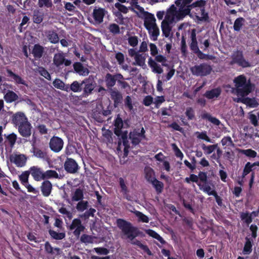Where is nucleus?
Segmentation results:
<instances>
[{
  "mask_svg": "<svg viewBox=\"0 0 259 259\" xmlns=\"http://www.w3.org/2000/svg\"><path fill=\"white\" fill-rule=\"evenodd\" d=\"M116 224L121 230L122 239H126L131 244L137 246L148 255H152L147 245L143 244L140 241L136 239V238L141 234V231L137 227L134 226L131 222L122 219H118L116 220Z\"/></svg>",
  "mask_w": 259,
  "mask_h": 259,
  "instance_id": "f257e3e1",
  "label": "nucleus"
},
{
  "mask_svg": "<svg viewBox=\"0 0 259 259\" xmlns=\"http://www.w3.org/2000/svg\"><path fill=\"white\" fill-rule=\"evenodd\" d=\"M110 94L111 98L113 100L114 105L115 107H117L122 101V94L117 90H110Z\"/></svg>",
  "mask_w": 259,
  "mask_h": 259,
  "instance_id": "aec40b11",
  "label": "nucleus"
},
{
  "mask_svg": "<svg viewBox=\"0 0 259 259\" xmlns=\"http://www.w3.org/2000/svg\"><path fill=\"white\" fill-rule=\"evenodd\" d=\"M48 232L51 238L55 240H62L64 239L66 236L65 233L64 232H57L56 231L52 229L49 230Z\"/></svg>",
  "mask_w": 259,
  "mask_h": 259,
  "instance_id": "c9c22d12",
  "label": "nucleus"
},
{
  "mask_svg": "<svg viewBox=\"0 0 259 259\" xmlns=\"http://www.w3.org/2000/svg\"><path fill=\"white\" fill-rule=\"evenodd\" d=\"M148 64L152 68L153 72L158 74H161L163 72V69L161 67L160 65L158 64L155 61L153 60L151 57L148 59Z\"/></svg>",
  "mask_w": 259,
  "mask_h": 259,
  "instance_id": "cd10ccee",
  "label": "nucleus"
},
{
  "mask_svg": "<svg viewBox=\"0 0 259 259\" xmlns=\"http://www.w3.org/2000/svg\"><path fill=\"white\" fill-rule=\"evenodd\" d=\"M44 13L40 10H35L33 12V21L34 23L40 24L43 20Z\"/></svg>",
  "mask_w": 259,
  "mask_h": 259,
  "instance_id": "c85d7f7f",
  "label": "nucleus"
},
{
  "mask_svg": "<svg viewBox=\"0 0 259 259\" xmlns=\"http://www.w3.org/2000/svg\"><path fill=\"white\" fill-rule=\"evenodd\" d=\"M241 220L246 224L247 225H249L253 220V218L250 216L249 212L246 211L245 212H242L240 213Z\"/></svg>",
  "mask_w": 259,
  "mask_h": 259,
  "instance_id": "37998d69",
  "label": "nucleus"
},
{
  "mask_svg": "<svg viewBox=\"0 0 259 259\" xmlns=\"http://www.w3.org/2000/svg\"><path fill=\"white\" fill-rule=\"evenodd\" d=\"M201 11V16L199 17L197 16L196 18L197 20L201 21H207L209 19L208 14L207 12H205V8H202L200 9Z\"/></svg>",
  "mask_w": 259,
  "mask_h": 259,
  "instance_id": "052dcab7",
  "label": "nucleus"
},
{
  "mask_svg": "<svg viewBox=\"0 0 259 259\" xmlns=\"http://www.w3.org/2000/svg\"><path fill=\"white\" fill-rule=\"evenodd\" d=\"M151 184L153 185V186L155 189V190L157 194L161 193L164 188V184L162 182H160L157 179L154 180L153 182H152Z\"/></svg>",
  "mask_w": 259,
  "mask_h": 259,
  "instance_id": "de8ad7c7",
  "label": "nucleus"
},
{
  "mask_svg": "<svg viewBox=\"0 0 259 259\" xmlns=\"http://www.w3.org/2000/svg\"><path fill=\"white\" fill-rule=\"evenodd\" d=\"M127 131H123V133L120 135V138H119L118 141V145H120L121 143L122 142L123 146L126 149H129L130 147L127 138Z\"/></svg>",
  "mask_w": 259,
  "mask_h": 259,
  "instance_id": "f704fd0d",
  "label": "nucleus"
},
{
  "mask_svg": "<svg viewBox=\"0 0 259 259\" xmlns=\"http://www.w3.org/2000/svg\"><path fill=\"white\" fill-rule=\"evenodd\" d=\"M17 135L13 133L8 135L6 137V141H7L11 147H13L17 140Z\"/></svg>",
  "mask_w": 259,
  "mask_h": 259,
  "instance_id": "603ef678",
  "label": "nucleus"
},
{
  "mask_svg": "<svg viewBox=\"0 0 259 259\" xmlns=\"http://www.w3.org/2000/svg\"><path fill=\"white\" fill-rule=\"evenodd\" d=\"M64 62H65V57L63 53L55 54L53 58V62L57 67H59L63 64Z\"/></svg>",
  "mask_w": 259,
  "mask_h": 259,
  "instance_id": "473e14b6",
  "label": "nucleus"
},
{
  "mask_svg": "<svg viewBox=\"0 0 259 259\" xmlns=\"http://www.w3.org/2000/svg\"><path fill=\"white\" fill-rule=\"evenodd\" d=\"M207 183L206 184L201 183V184H198V187L200 190L206 193L208 195L213 196L214 194H215L217 191L215 190H211L210 186L207 185Z\"/></svg>",
  "mask_w": 259,
  "mask_h": 259,
  "instance_id": "72a5a7b5",
  "label": "nucleus"
},
{
  "mask_svg": "<svg viewBox=\"0 0 259 259\" xmlns=\"http://www.w3.org/2000/svg\"><path fill=\"white\" fill-rule=\"evenodd\" d=\"M169 23H164L162 22L161 23V29L163 34L165 37H168L171 31V28L169 26Z\"/></svg>",
  "mask_w": 259,
  "mask_h": 259,
  "instance_id": "864d4df0",
  "label": "nucleus"
},
{
  "mask_svg": "<svg viewBox=\"0 0 259 259\" xmlns=\"http://www.w3.org/2000/svg\"><path fill=\"white\" fill-rule=\"evenodd\" d=\"M202 119H206L210 122L216 125H219L221 123L220 121L214 117H212L210 114L208 113H204L201 115Z\"/></svg>",
  "mask_w": 259,
  "mask_h": 259,
  "instance_id": "79ce46f5",
  "label": "nucleus"
},
{
  "mask_svg": "<svg viewBox=\"0 0 259 259\" xmlns=\"http://www.w3.org/2000/svg\"><path fill=\"white\" fill-rule=\"evenodd\" d=\"M118 79H123V75L120 73L112 74L110 73H107L106 74L104 80L106 86L109 91L113 90L112 88L115 85Z\"/></svg>",
  "mask_w": 259,
  "mask_h": 259,
  "instance_id": "0eeeda50",
  "label": "nucleus"
},
{
  "mask_svg": "<svg viewBox=\"0 0 259 259\" xmlns=\"http://www.w3.org/2000/svg\"><path fill=\"white\" fill-rule=\"evenodd\" d=\"M38 5L40 8L45 7L50 8L52 7L53 4L52 0H38Z\"/></svg>",
  "mask_w": 259,
  "mask_h": 259,
  "instance_id": "bf43d9fd",
  "label": "nucleus"
},
{
  "mask_svg": "<svg viewBox=\"0 0 259 259\" xmlns=\"http://www.w3.org/2000/svg\"><path fill=\"white\" fill-rule=\"evenodd\" d=\"M69 229L71 231L74 230L73 232L74 235L76 237H79L81 232L84 230L85 227L82 224L81 220L76 218L72 220L69 227Z\"/></svg>",
  "mask_w": 259,
  "mask_h": 259,
  "instance_id": "6e6552de",
  "label": "nucleus"
},
{
  "mask_svg": "<svg viewBox=\"0 0 259 259\" xmlns=\"http://www.w3.org/2000/svg\"><path fill=\"white\" fill-rule=\"evenodd\" d=\"M73 66L75 71L79 74L81 75H85L88 74V69L86 68H84L81 63L75 62L73 64Z\"/></svg>",
  "mask_w": 259,
  "mask_h": 259,
  "instance_id": "a878e982",
  "label": "nucleus"
},
{
  "mask_svg": "<svg viewBox=\"0 0 259 259\" xmlns=\"http://www.w3.org/2000/svg\"><path fill=\"white\" fill-rule=\"evenodd\" d=\"M245 20L243 17L237 18L234 23L233 29L235 31H239L244 25Z\"/></svg>",
  "mask_w": 259,
  "mask_h": 259,
  "instance_id": "ea45409f",
  "label": "nucleus"
},
{
  "mask_svg": "<svg viewBox=\"0 0 259 259\" xmlns=\"http://www.w3.org/2000/svg\"><path fill=\"white\" fill-rule=\"evenodd\" d=\"M69 89L74 93L80 92L82 90V82L79 83L77 81H74Z\"/></svg>",
  "mask_w": 259,
  "mask_h": 259,
  "instance_id": "c03bdc74",
  "label": "nucleus"
},
{
  "mask_svg": "<svg viewBox=\"0 0 259 259\" xmlns=\"http://www.w3.org/2000/svg\"><path fill=\"white\" fill-rule=\"evenodd\" d=\"M114 125L115 126L114 133L115 135L119 137L120 135L123 132L122 131V128L123 126V121L119 114L117 115L114 121Z\"/></svg>",
  "mask_w": 259,
  "mask_h": 259,
  "instance_id": "a211bd4d",
  "label": "nucleus"
},
{
  "mask_svg": "<svg viewBox=\"0 0 259 259\" xmlns=\"http://www.w3.org/2000/svg\"><path fill=\"white\" fill-rule=\"evenodd\" d=\"M211 66L205 63L196 65L190 68V70L194 75L206 76L210 74L212 71Z\"/></svg>",
  "mask_w": 259,
  "mask_h": 259,
  "instance_id": "20e7f679",
  "label": "nucleus"
},
{
  "mask_svg": "<svg viewBox=\"0 0 259 259\" xmlns=\"http://www.w3.org/2000/svg\"><path fill=\"white\" fill-rule=\"evenodd\" d=\"M44 53V48L39 44L34 45L32 50V54L36 60H39L43 56Z\"/></svg>",
  "mask_w": 259,
  "mask_h": 259,
  "instance_id": "4be33fe9",
  "label": "nucleus"
},
{
  "mask_svg": "<svg viewBox=\"0 0 259 259\" xmlns=\"http://www.w3.org/2000/svg\"><path fill=\"white\" fill-rule=\"evenodd\" d=\"M53 84L54 86V87L58 89L65 91L67 92L68 91V85H66L64 82H63L60 79H55L53 82Z\"/></svg>",
  "mask_w": 259,
  "mask_h": 259,
  "instance_id": "e433bc0d",
  "label": "nucleus"
},
{
  "mask_svg": "<svg viewBox=\"0 0 259 259\" xmlns=\"http://www.w3.org/2000/svg\"><path fill=\"white\" fill-rule=\"evenodd\" d=\"M145 57L142 54H139L135 57V62L133 63L134 65H138L143 67L145 66Z\"/></svg>",
  "mask_w": 259,
  "mask_h": 259,
  "instance_id": "49530a36",
  "label": "nucleus"
},
{
  "mask_svg": "<svg viewBox=\"0 0 259 259\" xmlns=\"http://www.w3.org/2000/svg\"><path fill=\"white\" fill-rule=\"evenodd\" d=\"M206 5V1L204 0H198L189 5L187 8L182 11L184 13V16H187L190 14L191 10L195 8L199 7L200 9L204 8Z\"/></svg>",
  "mask_w": 259,
  "mask_h": 259,
  "instance_id": "6ab92c4d",
  "label": "nucleus"
},
{
  "mask_svg": "<svg viewBox=\"0 0 259 259\" xmlns=\"http://www.w3.org/2000/svg\"><path fill=\"white\" fill-rule=\"evenodd\" d=\"M239 153L244 154L245 156L250 158H254L257 155V153L251 149H239Z\"/></svg>",
  "mask_w": 259,
  "mask_h": 259,
  "instance_id": "a18cd8bd",
  "label": "nucleus"
},
{
  "mask_svg": "<svg viewBox=\"0 0 259 259\" xmlns=\"http://www.w3.org/2000/svg\"><path fill=\"white\" fill-rule=\"evenodd\" d=\"M58 178H59V174L56 170L49 169L44 171L43 180L44 181Z\"/></svg>",
  "mask_w": 259,
  "mask_h": 259,
  "instance_id": "c756f323",
  "label": "nucleus"
},
{
  "mask_svg": "<svg viewBox=\"0 0 259 259\" xmlns=\"http://www.w3.org/2000/svg\"><path fill=\"white\" fill-rule=\"evenodd\" d=\"M135 214L137 217L138 218V220L140 222H142L143 223H148L149 221V219L148 217L143 213L142 212L136 210L135 212Z\"/></svg>",
  "mask_w": 259,
  "mask_h": 259,
  "instance_id": "6e6d98bb",
  "label": "nucleus"
},
{
  "mask_svg": "<svg viewBox=\"0 0 259 259\" xmlns=\"http://www.w3.org/2000/svg\"><path fill=\"white\" fill-rule=\"evenodd\" d=\"M95 252L100 255H107L109 253V250L105 247H96L94 248Z\"/></svg>",
  "mask_w": 259,
  "mask_h": 259,
  "instance_id": "338daca9",
  "label": "nucleus"
},
{
  "mask_svg": "<svg viewBox=\"0 0 259 259\" xmlns=\"http://www.w3.org/2000/svg\"><path fill=\"white\" fill-rule=\"evenodd\" d=\"M64 168L68 173L75 174L78 171L79 166L74 159L67 157L64 163Z\"/></svg>",
  "mask_w": 259,
  "mask_h": 259,
  "instance_id": "9d476101",
  "label": "nucleus"
},
{
  "mask_svg": "<svg viewBox=\"0 0 259 259\" xmlns=\"http://www.w3.org/2000/svg\"><path fill=\"white\" fill-rule=\"evenodd\" d=\"M146 233L149 236L157 239L161 243L163 244L165 243V241L163 238L160 236L157 232L152 229H148L146 230Z\"/></svg>",
  "mask_w": 259,
  "mask_h": 259,
  "instance_id": "a19ab883",
  "label": "nucleus"
},
{
  "mask_svg": "<svg viewBox=\"0 0 259 259\" xmlns=\"http://www.w3.org/2000/svg\"><path fill=\"white\" fill-rule=\"evenodd\" d=\"M49 146L52 151L59 153L63 148L64 141L62 138L54 136L50 139Z\"/></svg>",
  "mask_w": 259,
  "mask_h": 259,
  "instance_id": "423d86ee",
  "label": "nucleus"
},
{
  "mask_svg": "<svg viewBox=\"0 0 259 259\" xmlns=\"http://www.w3.org/2000/svg\"><path fill=\"white\" fill-rule=\"evenodd\" d=\"M18 98V96L14 92L11 90H8L4 96V99L7 103H11L15 102Z\"/></svg>",
  "mask_w": 259,
  "mask_h": 259,
  "instance_id": "b1692460",
  "label": "nucleus"
},
{
  "mask_svg": "<svg viewBox=\"0 0 259 259\" xmlns=\"http://www.w3.org/2000/svg\"><path fill=\"white\" fill-rule=\"evenodd\" d=\"M29 171L35 181L38 182L43 180L44 171L41 167L38 166H32L29 168Z\"/></svg>",
  "mask_w": 259,
  "mask_h": 259,
  "instance_id": "2eb2a0df",
  "label": "nucleus"
},
{
  "mask_svg": "<svg viewBox=\"0 0 259 259\" xmlns=\"http://www.w3.org/2000/svg\"><path fill=\"white\" fill-rule=\"evenodd\" d=\"M8 76L11 77L17 84L26 85L25 81L19 75L14 73L11 70L7 69Z\"/></svg>",
  "mask_w": 259,
  "mask_h": 259,
  "instance_id": "bb28decb",
  "label": "nucleus"
},
{
  "mask_svg": "<svg viewBox=\"0 0 259 259\" xmlns=\"http://www.w3.org/2000/svg\"><path fill=\"white\" fill-rule=\"evenodd\" d=\"M88 206V202L87 201L80 200L77 204L76 208L78 211H83L87 209Z\"/></svg>",
  "mask_w": 259,
  "mask_h": 259,
  "instance_id": "4d7b16f0",
  "label": "nucleus"
},
{
  "mask_svg": "<svg viewBox=\"0 0 259 259\" xmlns=\"http://www.w3.org/2000/svg\"><path fill=\"white\" fill-rule=\"evenodd\" d=\"M254 166L253 165V164L249 162H247L244 167L242 175V178L243 179L245 178L246 176H247L248 174H249L251 171H252V167Z\"/></svg>",
  "mask_w": 259,
  "mask_h": 259,
  "instance_id": "5fc2aeb1",
  "label": "nucleus"
},
{
  "mask_svg": "<svg viewBox=\"0 0 259 259\" xmlns=\"http://www.w3.org/2000/svg\"><path fill=\"white\" fill-rule=\"evenodd\" d=\"M10 160L17 167H21L25 165L27 157L25 155L22 154H14L10 156Z\"/></svg>",
  "mask_w": 259,
  "mask_h": 259,
  "instance_id": "ddd939ff",
  "label": "nucleus"
},
{
  "mask_svg": "<svg viewBox=\"0 0 259 259\" xmlns=\"http://www.w3.org/2000/svg\"><path fill=\"white\" fill-rule=\"evenodd\" d=\"M76 150L75 145L72 143L69 142L66 147L65 153L67 155H70L76 152Z\"/></svg>",
  "mask_w": 259,
  "mask_h": 259,
  "instance_id": "3c124183",
  "label": "nucleus"
},
{
  "mask_svg": "<svg viewBox=\"0 0 259 259\" xmlns=\"http://www.w3.org/2000/svg\"><path fill=\"white\" fill-rule=\"evenodd\" d=\"M221 94V89L217 88L211 89V90L206 91L203 96L208 99H212L214 98H218L220 96Z\"/></svg>",
  "mask_w": 259,
  "mask_h": 259,
  "instance_id": "5701e85b",
  "label": "nucleus"
},
{
  "mask_svg": "<svg viewBox=\"0 0 259 259\" xmlns=\"http://www.w3.org/2000/svg\"><path fill=\"white\" fill-rule=\"evenodd\" d=\"M47 37L49 40L52 44L58 43L59 38L58 34L54 30H49L46 32Z\"/></svg>",
  "mask_w": 259,
  "mask_h": 259,
  "instance_id": "7c9ffc66",
  "label": "nucleus"
},
{
  "mask_svg": "<svg viewBox=\"0 0 259 259\" xmlns=\"http://www.w3.org/2000/svg\"><path fill=\"white\" fill-rule=\"evenodd\" d=\"M105 15V10L104 9L99 8L98 9H95L93 11V18L95 21L99 23L103 22Z\"/></svg>",
  "mask_w": 259,
  "mask_h": 259,
  "instance_id": "412c9836",
  "label": "nucleus"
},
{
  "mask_svg": "<svg viewBox=\"0 0 259 259\" xmlns=\"http://www.w3.org/2000/svg\"><path fill=\"white\" fill-rule=\"evenodd\" d=\"M27 120V117L22 112H17L12 116V123L15 127H18L20 124H22L25 122V121Z\"/></svg>",
  "mask_w": 259,
  "mask_h": 259,
  "instance_id": "4468645a",
  "label": "nucleus"
},
{
  "mask_svg": "<svg viewBox=\"0 0 259 259\" xmlns=\"http://www.w3.org/2000/svg\"><path fill=\"white\" fill-rule=\"evenodd\" d=\"M172 149L175 152V155L181 159L183 158L184 155L180 149L178 147L177 145L175 143L171 145Z\"/></svg>",
  "mask_w": 259,
  "mask_h": 259,
  "instance_id": "774afa93",
  "label": "nucleus"
},
{
  "mask_svg": "<svg viewBox=\"0 0 259 259\" xmlns=\"http://www.w3.org/2000/svg\"><path fill=\"white\" fill-rule=\"evenodd\" d=\"M31 152L33 153L35 157L38 158L43 160H47L49 158L47 147L39 148L33 145L31 149Z\"/></svg>",
  "mask_w": 259,
  "mask_h": 259,
  "instance_id": "9b49d317",
  "label": "nucleus"
},
{
  "mask_svg": "<svg viewBox=\"0 0 259 259\" xmlns=\"http://www.w3.org/2000/svg\"><path fill=\"white\" fill-rule=\"evenodd\" d=\"M82 96L86 97L91 94L95 88V81L90 78H85L82 81Z\"/></svg>",
  "mask_w": 259,
  "mask_h": 259,
  "instance_id": "1a4fd4ad",
  "label": "nucleus"
},
{
  "mask_svg": "<svg viewBox=\"0 0 259 259\" xmlns=\"http://www.w3.org/2000/svg\"><path fill=\"white\" fill-rule=\"evenodd\" d=\"M245 242L243 249L244 254H249L252 250L253 240L250 238L246 237Z\"/></svg>",
  "mask_w": 259,
  "mask_h": 259,
  "instance_id": "393cba45",
  "label": "nucleus"
},
{
  "mask_svg": "<svg viewBox=\"0 0 259 259\" xmlns=\"http://www.w3.org/2000/svg\"><path fill=\"white\" fill-rule=\"evenodd\" d=\"M45 249L47 252L52 254L53 253V250H55L57 252L60 250L59 248H55L54 249L52 246L51 244L48 242H46L45 244Z\"/></svg>",
  "mask_w": 259,
  "mask_h": 259,
  "instance_id": "0e129e2a",
  "label": "nucleus"
},
{
  "mask_svg": "<svg viewBox=\"0 0 259 259\" xmlns=\"http://www.w3.org/2000/svg\"><path fill=\"white\" fill-rule=\"evenodd\" d=\"M29 170L24 171L19 176V179L21 183L24 185L28 183V179L30 175Z\"/></svg>",
  "mask_w": 259,
  "mask_h": 259,
  "instance_id": "09e8293b",
  "label": "nucleus"
},
{
  "mask_svg": "<svg viewBox=\"0 0 259 259\" xmlns=\"http://www.w3.org/2000/svg\"><path fill=\"white\" fill-rule=\"evenodd\" d=\"M185 115L188 120H193L195 119V112L192 107H188L186 108Z\"/></svg>",
  "mask_w": 259,
  "mask_h": 259,
  "instance_id": "e2e57ef3",
  "label": "nucleus"
},
{
  "mask_svg": "<svg viewBox=\"0 0 259 259\" xmlns=\"http://www.w3.org/2000/svg\"><path fill=\"white\" fill-rule=\"evenodd\" d=\"M83 198V191L80 188H77L75 190L72 196V201H79L82 200Z\"/></svg>",
  "mask_w": 259,
  "mask_h": 259,
  "instance_id": "4c0bfd02",
  "label": "nucleus"
},
{
  "mask_svg": "<svg viewBox=\"0 0 259 259\" xmlns=\"http://www.w3.org/2000/svg\"><path fill=\"white\" fill-rule=\"evenodd\" d=\"M32 127L31 123L27 121L18 127V132L20 135L24 138H29L31 135V129Z\"/></svg>",
  "mask_w": 259,
  "mask_h": 259,
  "instance_id": "f8f14e48",
  "label": "nucleus"
},
{
  "mask_svg": "<svg viewBox=\"0 0 259 259\" xmlns=\"http://www.w3.org/2000/svg\"><path fill=\"white\" fill-rule=\"evenodd\" d=\"M147 16L144 20V26L149 31L150 37L153 41H156L159 35V30L155 24L156 19L153 14L146 12Z\"/></svg>",
  "mask_w": 259,
  "mask_h": 259,
  "instance_id": "7ed1b4c3",
  "label": "nucleus"
},
{
  "mask_svg": "<svg viewBox=\"0 0 259 259\" xmlns=\"http://www.w3.org/2000/svg\"><path fill=\"white\" fill-rule=\"evenodd\" d=\"M40 188L42 195L45 197H48L52 192L53 185L50 181L45 180L41 183Z\"/></svg>",
  "mask_w": 259,
  "mask_h": 259,
  "instance_id": "f3484780",
  "label": "nucleus"
},
{
  "mask_svg": "<svg viewBox=\"0 0 259 259\" xmlns=\"http://www.w3.org/2000/svg\"><path fill=\"white\" fill-rule=\"evenodd\" d=\"M196 54L200 59L212 60L215 58V57L213 55L205 54L202 53L200 50H199Z\"/></svg>",
  "mask_w": 259,
  "mask_h": 259,
  "instance_id": "13d9d810",
  "label": "nucleus"
},
{
  "mask_svg": "<svg viewBox=\"0 0 259 259\" xmlns=\"http://www.w3.org/2000/svg\"><path fill=\"white\" fill-rule=\"evenodd\" d=\"M175 14H172L169 12H166L165 16L164 19L162 21L163 22L168 23L169 24L172 23L174 20Z\"/></svg>",
  "mask_w": 259,
  "mask_h": 259,
  "instance_id": "680f3d73",
  "label": "nucleus"
},
{
  "mask_svg": "<svg viewBox=\"0 0 259 259\" xmlns=\"http://www.w3.org/2000/svg\"><path fill=\"white\" fill-rule=\"evenodd\" d=\"M235 88L233 92L238 96L242 98L240 99L241 102L247 106L255 108L258 103L254 98L245 97L251 93L254 88V84L249 79L247 80L246 77L244 75H240L235 77L233 80Z\"/></svg>",
  "mask_w": 259,
  "mask_h": 259,
  "instance_id": "f03ea898",
  "label": "nucleus"
},
{
  "mask_svg": "<svg viewBox=\"0 0 259 259\" xmlns=\"http://www.w3.org/2000/svg\"><path fill=\"white\" fill-rule=\"evenodd\" d=\"M190 177L191 182L196 183L198 186L201 183L206 184L208 181L207 172L203 171H199L198 176L190 174Z\"/></svg>",
  "mask_w": 259,
  "mask_h": 259,
  "instance_id": "dca6fc26",
  "label": "nucleus"
},
{
  "mask_svg": "<svg viewBox=\"0 0 259 259\" xmlns=\"http://www.w3.org/2000/svg\"><path fill=\"white\" fill-rule=\"evenodd\" d=\"M108 29L109 31L113 34H118L120 32L119 26L115 23L110 24Z\"/></svg>",
  "mask_w": 259,
  "mask_h": 259,
  "instance_id": "69168bd1",
  "label": "nucleus"
},
{
  "mask_svg": "<svg viewBox=\"0 0 259 259\" xmlns=\"http://www.w3.org/2000/svg\"><path fill=\"white\" fill-rule=\"evenodd\" d=\"M145 179L146 180L151 183L154 182V180L156 179L155 178V172L153 169L151 168H148L145 170Z\"/></svg>",
  "mask_w": 259,
  "mask_h": 259,
  "instance_id": "58836bf2",
  "label": "nucleus"
},
{
  "mask_svg": "<svg viewBox=\"0 0 259 259\" xmlns=\"http://www.w3.org/2000/svg\"><path fill=\"white\" fill-rule=\"evenodd\" d=\"M231 64H236L239 66L246 68L250 66L249 62L246 60L244 57L243 51L237 50L234 52L232 56Z\"/></svg>",
  "mask_w": 259,
  "mask_h": 259,
  "instance_id": "39448f33",
  "label": "nucleus"
},
{
  "mask_svg": "<svg viewBox=\"0 0 259 259\" xmlns=\"http://www.w3.org/2000/svg\"><path fill=\"white\" fill-rule=\"evenodd\" d=\"M36 71L42 76L48 80H51V76L49 72L43 67L38 66L36 69Z\"/></svg>",
  "mask_w": 259,
  "mask_h": 259,
  "instance_id": "8fccbe9b",
  "label": "nucleus"
},
{
  "mask_svg": "<svg viewBox=\"0 0 259 259\" xmlns=\"http://www.w3.org/2000/svg\"><path fill=\"white\" fill-rule=\"evenodd\" d=\"M119 184L120 187L121 189V192H122L124 197L127 200H130V196L128 195V190L127 187L126 186L125 181L122 178H119Z\"/></svg>",
  "mask_w": 259,
  "mask_h": 259,
  "instance_id": "2f4dec72",
  "label": "nucleus"
}]
</instances>
